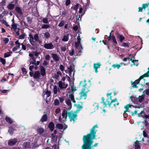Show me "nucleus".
<instances>
[{
	"label": "nucleus",
	"mask_w": 149,
	"mask_h": 149,
	"mask_svg": "<svg viewBox=\"0 0 149 149\" xmlns=\"http://www.w3.org/2000/svg\"><path fill=\"white\" fill-rule=\"evenodd\" d=\"M86 81L84 79V81H82L80 82L79 85H81L82 87V89L79 93L80 95V99H81L84 97L86 99L87 97V93L90 91L89 89L90 87L87 86V84L86 83Z\"/></svg>",
	"instance_id": "obj_2"
},
{
	"label": "nucleus",
	"mask_w": 149,
	"mask_h": 149,
	"mask_svg": "<svg viewBox=\"0 0 149 149\" xmlns=\"http://www.w3.org/2000/svg\"><path fill=\"white\" fill-rule=\"evenodd\" d=\"M0 61L3 65H5L6 64V61L5 59H3L1 58Z\"/></svg>",
	"instance_id": "obj_47"
},
{
	"label": "nucleus",
	"mask_w": 149,
	"mask_h": 149,
	"mask_svg": "<svg viewBox=\"0 0 149 149\" xmlns=\"http://www.w3.org/2000/svg\"><path fill=\"white\" fill-rule=\"evenodd\" d=\"M143 134L144 137H147L148 138H149V137L148 135L146 133V132L144 131H143Z\"/></svg>",
	"instance_id": "obj_46"
},
{
	"label": "nucleus",
	"mask_w": 149,
	"mask_h": 149,
	"mask_svg": "<svg viewBox=\"0 0 149 149\" xmlns=\"http://www.w3.org/2000/svg\"><path fill=\"white\" fill-rule=\"evenodd\" d=\"M50 36V34L48 32H46L44 35V37L45 38H47L49 37Z\"/></svg>",
	"instance_id": "obj_33"
},
{
	"label": "nucleus",
	"mask_w": 149,
	"mask_h": 149,
	"mask_svg": "<svg viewBox=\"0 0 149 149\" xmlns=\"http://www.w3.org/2000/svg\"><path fill=\"white\" fill-rule=\"evenodd\" d=\"M53 92L55 94H56L58 92V88L56 86H54Z\"/></svg>",
	"instance_id": "obj_32"
},
{
	"label": "nucleus",
	"mask_w": 149,
	"mask_h": 149,
	"mask_svg": "<svg viewBox=\"0 0 149 149\" xmlns=\"http://www.w3.org/2000/svg\"><path fill=\"white\" fill-rule=\"evenodd\" d=\"M44 47L47 49H52L54 47L53 45V42H51L48 43H45L44 45Z\"/></svg>",
	"instance_id": "obj_4"
},
{
	"label": "nucleus",
	"mask_w": 149,
	"mask_h": 149,
	"mask_svg": "<svg viewBox=\"0 0 149 149\" xmlns=\"http://www.w3.org/2000/svg\"><path fill=\"white\" fill-rule=\"evenodd\" d=\"M71 101L69 99H67L66 100V103L68 105V108H67V109H70L72 107V104Z\"/></svg>",
	"instance_id": "obj_11"
},
{
	"label": "nucleus",
	"mask_w": 149,
	"mask_h": 149,
	"mask_svg": "<svg viewBox=\"0 0 149 149\" xmlns=\"http://www.w3.org/2000/svg\"><path fill=\"white\" fill-rule=\"evenodd\" d=\"M26 19L28 22L30 23L31 22V19L30 17H26Z\"/></svg>",
	"instance_id": "obj_63"
},
{
	"label": "nucleus",
	"mask_w": 149,
	"mask_h": 149,
	"mask_svg": "<svg viewBox=\"0 0 149 149\" xmlns=\"http://www.w3.org/2000/svg\"><path fill=\"white\" fill-rule=\"evenodd\" d=\"M62 117L64 118L63 120V122H65L66 121L68 114H67V109H64L63 111L62 114Z\"/></svg>",
	"instance_id": "obj_6"
},
{
	"label": "nucleus",
	"mask_w": 149,
	"mask_h": 149,
	"mask_svg": "<svg viewBox=\"0 0 149 149\" xmlns=\"http://www.w3.org/2000/svg\"><path fill=\"white\" fill-rule=\"evenodd\" d=\"M54 125L52 122H50L48 125V127L51 131H52L54 130Z\"/></svg>",
	"instance_id": "obj_13"
},
{
	"label": "nucleus",
	"mask_w": 149,
	"mask_h": 149,
	"mask_svg": "<svg viewBox=\"0 0 149 149\" xmlns=\"http://www.w3.org/2000/svg\"><path fill=\"white\" fill-rule=\"evenodd\" d=\"M73 94V93H72L70 94L68 99H69L72 102L75 103V101L74 100Z\"/></svg>",
	"instance_id": "obj_16"
},
{
	"label": "nucleus",
	"mask_w": 149,
	"mask_h": 149,
	"mask_svg": "<svg viewBox=\"0 0 149 149\" xmlns=\"http://www.w3.org/2000/svg\"><path fill=\"white\" fill-rule=\"evenodd\" d=\"M100 63L94 64L93 67L96 73H97L98 72L97 69L100 68Z\"/></svg>",
	"instance_id": "obj_10"
},
{
	"label": "nucleus",
	"mask_w": 149,
	"mask_h": 149,
	"mask_svg": "<svg viewBox=\"0 0 149 149\" xmlns=\"http://www.w3.org/2000/svg\"><path fill=\"white\" fill-rule=\"evenodd\" d=\"M148 6V4H143L142 5V7L143 8L145 9Z\"/></svg>",
	"instance_id": "obj_61"
},
{
	"label": "nucleus",
	"mask_w": 149,
	"mask_h": 149,
	"mask_svg": "<svg viewBox=\"0 0 149 149\" xmlns=\"http://www.w3.org/2000/svg\"><path fill=\"white\" fill-rule=\"evenodd\" d=\"M34 39L37 42L39 40L38 35L37 34H36L34 36Z\"/></svg>",
	"instance_id": "obj_31"
},
{
	"label": "nucleus",
	"mask_w": 149,
	"mask_h": 149,
	"mask_svg": "<svg viewBox=\"0 0 149 149\" xmlns=\"http://www.w3.org/2000/svg\"><path fill=\"white\" fill-rule=\"evenodd\" d=\"M81 39L80 38V36L79 34L78 36L77 37V42L81 43Z\"/></svg>",
	"instance_id": "obj_53"
},
{
	"label": "nucleus",
	"mask_w": 149,
	"mask_h": 149,
	"mask_svg": "<svg viewBox=\"0 0 149 149\" xmlns=\"http://www.w3.org/2000/svg\"><path fill=\"white\" fill-rule=\"evenodd\" d=\"M52 57L53 60L56 62H58L59 61L60 57L55 54H52Z\"/></svg>",
	"instance_id": "obj_9"
},
{
	"label": "nucleus",
	"mask_w": 149,
	"mask_h": 149,
	"mask_svg": "<svg viewBox=\"0 0 149 149\" xmlns=\"http://www.w3.org/2000/svg\"><path fill=\"white\" fill-rule=\"evenodd\" d=\"M93 106L94 107V108L95 109L97 110L98 109V104L95 103V104L93 105Z\"/></svg>",
	"instance_id": "obj_51"
},
{
	"label": "nucleus",
	"mask_w": 149,
	"mask_h": 149,
	"mask_svg": "<svg viewBox=\"0 0 149 149\" xmlns=\"http://www.w3.org/2000/svg\"><path fill=\"white\" fill-rule=\"evenodd\" d=\"M120 66L121 65L118 64H113L112 65V67H113V68H117L118 69H119Z\"/></svg>",
	"instance_id": "obj_29"
},
{
	"label": "nucleus",
	"mask_w": 149,
	"mask_h": 149,
	"mask_svg": "<svg viewBox=\"0 0 149 149\" xmlns=\"http://www.w3.org/2000/svg\"><path fill=\"white\" fill-rule=\"evenodd\" d=\"M43 22L44 23H48V19L47 18H44L42 20Z\"/></svg>",
	"instance_id": "obj_40"
},
{
	"label": "nucleus",
	"mask_w": 149,
	"mask_h": 149,
	"mask_svg": "<svg viewBox=\"0 0 149 149\" xmlns=\"http://www.w3.org/2000/svg\"><path fill=\"white\" fill-rule=\"evenodd\" d=\"M30 143L29 142H26L23 144V146L24 148H26L30 147Z\"/></svg>",
	"instance_id": "obj_21"
},
{
	"label": "nucleus",
	"mask_w": 149,
	"mask_h": 149,
	"mask_svg": "<svg viewBox=\"0 0 149 149\" xmlns=\"http://www.w3.org/2000/svg\"><path fill=\"white\" fill-rule=\"evenodd\" d=\"M47 116L46 114H44L42 117L40 121L42 122L46 121L47 120Z\"/></svg>",
	"instance_id": "obj_20"
},
{
	"label": "nucleus",
	"mask_w": 149,
	"mask_h": 149,
	"mask_svg": "<svg viewBox=\"0 0 149 149\" xmlns=\"http://www.w3.org/2000/svg\"><path fill=\"white\" fill-rule=\"evenodd\" d=\"M67 114L70 121H73L74 122L77 119V115L75 111H70V109H67Z\"/></svg>",
	"instance_id": "obj_3"
},
{
	"label": "nucleus",
	"mask_w": 149,
	"mask_h": 149,
	"mask_svg": "<svg viewBox=\"0 0 149 149\" xmlns=\"http://www.w3.org/2000/svg\"><path fill=\"white\" fill-rule=\"evenodd\" d=\"M78 26L77 25L74 26L73 27V29L75 31H77L78 29Z\"/></svg>",
	"instance_id": "obj_64"
},
{
	"label": "nucleus",
	"mask_w": 149,
	"mask_h": 149,
	"mask_svg": "<svg viewBox=\"0 0 149 149\" xmlns=\"http://www.w3.org/2000/svg\"><path fill=\"white\" fill-rule=\"evenodd\" d=\"M112 40L113 41V42L115 43H116V44H117V42L116 41V39L115 38V37L114 36H112Z\"/></svg>",
	"instance_id": "obj_60"
},
{
	"label": "nucleus",
	"mask_w": 149,
	"mask_h": 149,
	"mask_svg": "<svg viewBox=\"0 0 149 149\" xmlns=\"http://www.w3.org/2000/svg\"><path fill=\"white\" fill-rule=\"evenodd\" d=\"M15 11L19 14H22V12L21 9L19 7L16 6L15 7Z\"/></svg>",
	"instance_id": "obj_19"
},
{
	"label": "nucleus",
	"mask_w": 149,
	"mask_h": 149,
	"mask_svg": "<svg viewBox=\"0 0 149 149\" xmlns=\"http://www.w3.org/2000/svg\"><path fill=\"white\" fill-rule=\"evenodd\" d=\"M148 70L146 73L140 76V78L143 79L144 77H149V67L148 68Z\"/></svg>",
	"instance_id": "obj_18"
},
{
	"label": "nucleus",
	"mask_w": 149,
	"mask_h": 149,
	"mask_svg": "<svg viewBox=\"0 0 149 149\" xmlns=\"http://www.w3.org/2000/svg\"><path fill=\"white\" fill-rule=\"evenodd\" d=\"M141 79L140 78V77H139V79H138L136 80L134 82V83H135V84H138L139 82V81H140V80H141V79Z\"/></svg>",
	"instance_id": "obj_48"
},
{
	"label": "nucleus",
	"mask_w": 149,
	"mask_h": 149,
	"mask_svg": "<svg viewBox=\"0 0 149 149\" xmlns=\"http://www.w3.org/2000/svg\"><path fill=\"white\" fill-rule=\"evenodd\" d=\"M74 52V49H72V51L69 52V54L70 56H72Z\"/></svg>",
	"instance_id": "obj_56"
},
{
	"label": "nucleus",
	"mask_w": 149,
	"mask_h": 149,
	"mask_svg": "<svg viewBox=\"0 0 149 149\" xmlns=\"http://www.w3.org/2000/svg\"><path fill=\"white\" fill-rule=\"evenodd\" d=\"M131 61V62L133 63V64L134 65H135L136 66H137L138 65V63H135V62L137 61L136 60H133L132 59H131L130 60Z\"/></svg>",
	"instance_id": "obj_39"
},
{
	"label": "nucleus",
	"mask_w": 149,
	"mask_h": 149,
	"mask_svg": "<svg viewBox=\"0 0 149 149\" xmlns=\"http://www.w3.org/2000/svg\"><path fill=\"white\" fill-rule=\"evenodd\" d=\"M101 100H102V102H101V103H103L104 104V105L105 106H106L107 105V104H106V103L104 102V98L103 97H102V98Z\"/></svg>",
	"instance_id": "obj_59"
},
{
	"label": "nucleus",
	"mask_w": 149,
	"mask_h": 149,
	"mask_svg": "<svg viewBox=\"0 0 149 149\" xmlns=\"http://www.w3.org/2000/svg\"><path fill=\"white\" fill-rule=\"evenodd\" d=\"M59 100L60 102L61 103H62L63 102L64 100V97H59Z\"/></svg>",
	"instance_id": "obj_50"
},
{
	"label": "nucleus",
	"mask_w": 149,
	"mask_h": 149,
	"mask_svg": "<svg viewBox=\"0 0 149 149\" xmlns=\"http://www.w3.org/2000/svg\"><path fill=\"white\" fill-rule=\"evenodd\" d=\"M54 104V105L57 106L59 104V102L58 100L56 99L55 100Z\"/></svg>",
	"instance_id": "obj_35"
},
{
	"label": "nucleus",
	"mask_w": 149,
	"mask_h": 149,
	"mask_svg": "<svg viewBox=\"0 0 149 149\" xmlns=\"http://www.w3.org/2000/svg\"><path fill=\"white\" fill-rule=\"evenodd\" d=\"M116 34L117 35V38L119 40L120 42H122L125 40V37L123 35L120 34L118 32L116 33Z\"/></svg>",
	"instance_id": "obj_8"
},
{
	"label": "nucleus",
	"mask_w": 149,
	"mask_h": 149,
	"mask_svg": "<svg viewBox=\"0 0 149 149\" xmlns=\"http://www.w3.org/2000/svg\"><path fill=\"white\" fill-rule=\"evenodd\" d=\"M5 120L7 122L10 124H11L13 123V121L11 119L8 117H6L5 118Z\"/></svg>",
	"instance_id": "obj_28"
},
{
	"label": "nucleus",
	"mask_w": 149,
	"mask_h": 149,
	"mask_svg": "<svg viewBox=\"0 0 149 149\" xmlns=\"http://www.w3.org/2000/svg\"><path fill=\"white\" fill-rule=\"evenodd\" d=\"M58 87L61 89L65 88L68 86V84H65L64 82L60 81L58 83Z\"/></svg>",
	"instance_id": "obj_5"
},
{
	"label": "nucleus",
	"mask_w": 149,
	"mask_h": 149,
	"mask_svg": "<svg viewBox=\"0 0 149 149\" xmlns=\"http://www.w3.org/2000/svg\"><path fill=\"white\" fill-rule=\"evenodd\" d=\"M56 127L60 129H62L63 127V125L61 123H57L56 125Z\"/></svg>",
	"instance_id": "obj_26"
},
{
	"label": "nucleus",
	"mask_w": 149,
	"mask_h": 149,
	"mask_svg": "<svg viewBox=\"0 0 149 149\" xmlns=\"http://www.w3.org/2000/svg\"><path fill=\"white\" fill-rule=\"evenodd\" d=\"M68 34H67V35L64 36L62 39V40L65 42L68 41Z\"/></svg>",
	"instance_id": "obj_25"
},
{
	"label": "nucleus",
	"mask_w": 149,
	"mask_h": 149,
	"mask_svg": "<svg viewBox=\"0 0 149 149\" xmlns=\"http://www.w3.org/2000/svg\"><path fill=\"white\" fill-rule=\"evenodd\" d=\"M15 7L14 4L10 3L7 6V8L10 10H12Z\"/></svg>",
	"instance_id": "obj_24"
},
{
	"label": "nucleus",
	"mask_w": 149,
	"mask_h": 149,
	"mask_svg": "<svg viewBox=\"0 0 149 149\" xmlns=\"http://www.w3.org/2000/svg\"><path fill=\"white\" fill-rule=\"evenodd\" d=\"M140 141H138V140L136 141L135 142L134 144V146L135 148L136 149H140L141 148L140 146L139 145V142H140Z\"/></svg>",
	"instance_id": "obj_15"
},
{
	"label": "nucleus",
	"mask_w": 149,
	"mask_h": 149,
	"mask_svg": "<svg viewBox=\"0 0 149 149\" xmlns=\"http://www.w3.org/2000/svg\"><path fill=\"white\" fill-rule=\"evenodd\" d=\"M15 43L16 45V47H17L18 49H19L20 48V43L19 42V41L18 40L16 41Z\"/></svg>",
	"instance_id": "obj_34"
},
{
	"label": "nucleus",
	"mask_w": 149,
	"mask_h": 149,
	"mask_svg": "<svg viewBox=\"0 0 149 149\" xmlns=\"http://www.w3.org/2000/svg\"><path fill=\"white\" fill-rule=\"evenodd\" d=\"M37 131L38 133L41 134L44 132V130L43 128L40 127L37 128Z\"/></svg>",
	"instance_id": "obj_22"
},
{
	"label": "nucleus",
	"mask_w": 149,
	"mask_h": 149,
	"mask_svg": "<svg viewBox=\"0 0 149 149\" xmlns=\"http://www.w3.org/2000/svg\"><path fill=\"white\" fill-rule=\"evenodd\" d=\"M11 29H13L14 30H15L17 29V26L15 24L13 23L12 24Z\"/></svg>",
	"instance_id": "obj_36"
},
{
	"label": "nucleus",
	"mask_w": 149,
	"mask_h": 149,
	"mask_svg": "<svg viewBox=\"0 0 149 149\" xmlns=\"http://www.w3.org/2000/svg\"><path fill=\"white\" fill-rule=\"evenodd\" d=\"M51 92L50 91H47L45 92V94L47 95V97H49L51 96Z\"/></svg>",
	"instance_id": "obj_30"
},
{
	"label": "nucleus",
	"mask_w": 149,
	"mask_h": 149,
	"mask_svg": "<svg viewBox=\"0 0 149 149\" xmlns=\"http://www.w3.org/2000/svg\"><path fill=\"white\" fill-rule=\"evenodd\" d=\"M131 107L130 104H127L124 107V108L126 109H128L130 107Z\"/></svg>",
	"instance_id": "obj_55"
},
{
	"label": "nucleus",
	"mask_w": 149,
	"mask_h": 149,
	"mask_svg": "<svg viewBox=\"0 0 149 149\" xmlns=\"http://www.w3.org/2000/svg\"><path fill=\"white\" fill-rule=\"evenodd\" d=\"M17 142V139H13L9 140L8 143L9 145L13 146L15 145Z\"/></svg>",
	"instance_id": "obj_7"
},
{
	"label": "nucleus",
	"mask_w": 149,
	"mask_h": 149,
	"mask_svg": "<svg viewBox=\"0 0 149 149\" xmlns=\"http://www.w3.org/2000/svg\"><path fill=\"white\" fill-rule=\"evenodd\" d=\"M3 41L5 44L7 43L8 41H9V39L8 38H5L4 39Z\"/></svg>",
	"instance_id": "obj_57"
},
{
	"label": "nucleus",
	"mask_w": 149,
	"mask_h": 149,
	"mask_svg": "<svg viewBox=\"0 0 149 149\" xmlns=\"http://www.w3.org/2000/svg\"><path fill=\"white\" fill-rule=\"evenodd\" d=\"M40 73L39 71H36L35 72L33 75V78L34 79H38L40 77Z\"/></svg>",
	"instance_id": "obj_12"
},
{
	"label": "nucleus",
	"mask_w": 149,
	"mask_h": 149,
	"mask_svg": "<svg viewBox=\"0 0 149 149\" xmlns=\"http://www.w3.org/2000/svg\"><path fill=\"white\" fill-rule=\"evenodd\" d=\"M69 71L70 72H73V70L74 69V67L73 64H71L70 65V67L68 68Z\"/></svg>",
	"instance_id": "obj_27"
},
{
	"label": "nucleus",
	"mask_w": 149,
	"mask_h": 149,
	"mask_svg": "<svg viewBox=\"0 0 149 149\" xmlns=\"http://www.w3.org/2000/svg\"><path fill=\"white\" fill-rule=\"evenodd\" d=\"M14 130V129L11 128L9 130L8 132L10 134L12 135L13 134Z\"/></svg>",
	"instance_id": "obj_37"
},
{
	"label": "nucleus",
	"mask_w": 149,
	"mask_h": 149,
	"mask_svg": "<svg viewBox=\"0 0 149 149\" xmlns=\"http://www.w3.org/2000/svg\"><path fill=\"white\" fill-rule=\"evenodd\" d=\"M50 56L49 55H47L45 57V59L47 60H49L50 59Z\"/></svg>",
	"instance_id": "obj_58"
},
{
	"label": "nucleus",
	"mask_w": 149,
	"mask_h": 149,
	"mask_svg": "<svg viewBox=\"0 0 149 149\" xmlns=\"http://www.w3.org/2000/svg\"><path fill=\"white\" fill-rule=\"evenodd\" d=\"M50 27V26L48 25L44 24L42 27V29H46Z\"/></svg>",
	"instance_id": "obj_41"
},
{
	"label": "nucleus",
	"mask_w": 149,
	"mask_h": 149,
	"mask_svg": "<svg viewBox=\"0 0 149 149\" xmlns=\"http://www.w3.org/2000/svg\"><path fill=\"white\" fill-rule=\"evenodd\" d=\"M144 95H142L141 96H139L138 98V101L140 102H142L143 100L144 97Z\"/></svg>",
	"instance_id": "obj_23"
},
{
	"label": "nucleus",
	"mask_w": 149,
	"mask_h": 149,
	"mask_svg": "<svg viewBox=\"0 0 149 149\" xmlns=\"http://www.w3.org/2000/svg\"><path fill=\"white\" fill-rule=\"evenodd\" d=\"M29 42L32 45H33V42H34V41L33 40L34 39L33 37V36L31 34H30L29 35Z\"/></svg>",
	"instance_id": "obj_17"
},
{
	"label": "nucleus",
	"mask_w": 149,
	"mask_h": 149,
	"mask_svg": "<svg viewBox=\"0 0 149 149\" xmlns=\"http://www.w3.org/2000/svg\"><path fill=\"white\" fill-rule=\"evenodd\" d=\"M141 116L143 118H149V116L147 115L143 114V115H141Z\"/></svg>",
	"instance_id": "obj_52"
},
{
	"label": "nucleus",
	"mask_w": 149,
	"mask_h": 149,
	"mask_svg": "<svg viewBox=\"0 0 149 149\" xmlns=\"http://www.w3.org/2000/svg\"><path fill=\"white\" fill-rule=\"evenodd\" d=\"M64 22L63 20L58 25V26L60 27H62L63 26L64 24Z\"/></svg>",
	"instance_id": "obj_43"
},
{
	"label": "nucleus",
	"mask_w": 149,
	"mask_h": 149,
	"mask_svg": "<svg viewBox=\"0 0 149 149\" xmlns=\"http://www.w3.org/2000/svg\"><path fill=\"white\" fill-rule=\"evenodd\" d=\"M98 127L97 125H95L91 129L90 133L83 136V144L81 146L82 149H94L91 148L97 146L98 143H95L94 145H92L93 142V140L95 138V134L97 131L95 130V128H97Z\"/></svg>",
	"instance_id": "obj_1"
},
{
	"label": "nucleus",
	"mask_w": 149,
	"mask_h": 149,
	"mask_svg": "<svg viewBox=\"0 0 149 149\" xmlns=\"http://www.w3.org/2000/svg\"><path fill=\"white\" fill-rule=\"evenodd\" d=\"M10 53L9 52H7L4 54L5 57H8L10 56Z\"/></svg>",
	"instance_id": "obj_45"
},
{
	"label": "nucleus",
	"mask_w": 149,
	"mask_h": 149,
	"mask_svg": "<svg viewBox=\"0 0 149 149\" xmlns=\"http://www.w3.org/2000/svg\"><path fill=\"white\" fill-rule=\"evenodd\" d=\"M70 3V0H66L65 5L66 6H68Z\"/></svg>",
	"instance_id": "obj_49"
},
{
	"label": "nucleus",
	"mask_w": 149,
	"mask_h": 149,
	"mask_svg": "<svg viewBox=\"0 0 149 149\" xmlns=\"http://www.w3.org/2000/svg\"><path fill=\"white\" fill-rule=\"evenodd\" d=\"M61 51L65 52L66 50V47L65 46H62L61 47Z\"/></svg>",
	"instance_id": "obj_44"
},
{
	"label": "nucleus",
	"mask_w": 149,
	"mask_h": 149,
	"mask_svg": "<svg viewBox=\"0 0 149 149\" xmlns=\"http://www.w3.org/2000/svg\"><path fill=\"white\" fill-rule=\"evenodd\" d=\"M79 45L81 46V47L82 48V49H83L81 45V43H79L78 42H75V46L76 48H77L79 47Z\"/></svg>",
	"instance_id": "obj_38"
},
{
	"label": "nucleus",
	"mask_w": 149,
	"mask_h": 149,
	"mask_svg": "<svg viewBox=\"0 0 149 149\" xmlns=\"http://www.w3.org/2000/svg\"><path fill=\"white\" fill-rule=\"evenodd\" d=\"M40 71L41 74L42 76H44L45 75V68L42 66L40 67Z\"/></svg>",
	"instance_id": "obj_14"
},
{
	"label": "nucleus",
	"mask_w": 149,
	"mask_h": 149,
	"mask_svg": "<svg viewBox=\"0 0 149 149\" xmlns=\"http://www.w3.org/2000/svg\"><path fill=\"white\" fill-rule=\"evenodd\" d=\"M60 69L61 71H63L64 69V68L63 65H61L60 66Z\"/></svg>",
	"instance_id": "obj_54"
},
{
	"label": "nucleus",
	"mask_w": 149,
	"mask_h": 149,
	"mask_svg": "<svg viewBox=\"0 0 149 149\" xmlns=\"http://www.w3.org/2000/svg\"><path fill=\"white\" fill-rule=\"evenodd\" d=\"M22 72L24 74H26L27 73L26 69L24 68H22Z\"/></svg>",
	"instance_id": "obj_42"
},
{
	"label": "nucleus",
	"mask_w": 149,
	"mask_h": 149,
	"mask_svg": "<svg viewBox=\"0 0 149 149\" xmlns=\"http://www.w3.org/2000/svg\"><path fill=\"white\" fill-rule=\"evenodd\" d=\"M61 111L60 109L59 108L57 109L55 111V113L57 114Z\"/></svg>",
	"instance_id": "obj_62"
}]
</instances>
